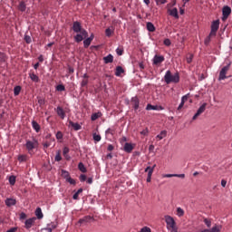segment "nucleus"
Returning a JSON list of instances; mask_svg holds the SVG:
<instances>
[{
    "label": "nucleus",
    "instance_id": "nucleus-28",
    "mask_svg": "<svg viewBox=\"0 0 232 232\" xmlns=\"http://www.w3.org/2000/svg\"><path fill=\"white\" fill-rule=\"evenodd\" d=\"M147 30L148 32H155V25L151 22L147 23Z\"/></svg>",
    "mask_w": 232,
    "mask_h": 232
},
{
    "label": "nucleus",
    "instance_id": "nucleus-23",
    "mask_svg": "<svg viewBox=\"0 0 232 232\" xmlns=\"http://www.w3.org/2000/svg\"><path fill=\"white\" fill-rule=\"evenodd\" d=\"M103 61L105 64H110V63H113V55L109 54L105 57H103Z\"/></svg>",
    "mask_w": 232,
    "mask_h": 232
},
{
    "label": "nucleus",
    "instance_id": "nucleus-14",
    "mask_svg": "<svg viewBox=\"0 0 232 232\" xmlns=\"http://www.w3.org/2000/svg\"><path fill=\"white\" fill-rule=\"evenodd\" d=\"M164 61H165L164 56L156 54L153 58V64L158 65V64L164 63Z\"/></svg>",
    "mask_w": 232,
    "mask_h": 232
},
{
    "label": "nucleus",
    "instance_id": "nucleus-17",
    "mask_svg": "<svg viewBox=\"0 0 232 232\" xmlns=\"http://www.w3.org/2000/svg\"><path fill=\"white\" fill-rule=\"evenodd\" d=\"M134 148H135V147L133 146V144L126 142V143L124 144L123 150H124L126 153H131V151H133V149H134Z\"/></svg>",
    "mask_w": 232,
    "mask_h": 232
},
{
    "label": "nucleus",
    "instance_id": "nucleus-35",
    "mask_svg": "<svg viewBox=\"0 0 232 232\" xmlns=\"http://www.w3.org/2000/svg\"><path fill=\"white\" fill-rule=\"evenodd\" d=\"M21 93V86H15L14 88V94L15 97H17V95H19Z\"/></svg>",
    "mask_w": 232,
    "mask_h": 232
},
{
    "label": "nucleus",
    "instance_id": "nucleus-10",
    "mask_svg": "<svg viewBox=\"0 0 232 232\" xmlns=\"http://www.w3.org/2000/svg\"><path fill=\"white\" fill-rule=\"evenodd\" d=\"M130 104H131L132 108H134V111H137V110H139L140 102L139 101V98L137 96H135V97L131 98Z\"/></svg>",
    "mask_w": 232,
    "mask_h": 232
},
{
    "label": "nucleus",
    "instance_id": "nucleus-61",
    "mask_svg": "<svg viewBox=\"0 0 232 232\" xmlns=\"http://www.w3.org/2000/svg\"><path fill=\"white\" fill-rule=\"evenodd\" d=\"M73 200H79V193L75 192L72 196Z\"/></svg>",
    "mask_w": 232,
    "mask_h": 232
},
{
    "label": "nucleus",
    "instance_id": "nucleus-21",
    "mask_svg": "<svg viewBox=\"0 0 232 232\" xmlns=\"http://www.w3.org/2000/svg\"><path fill=\"white\" fill-rule=\"evenodd\" d=\"M32 127H33V130L36 131V133H39V131H41V125H39V123H37V121H33Z\"/></svg>",
    "mask_w": 232,
    "mask_h": 232
},
{
    "label": "nucleus",
    "instance_id": "nucleus-63",
    "mask_svg": "<svg viewBox=\"0 0 232 232\" xmlns=\"http://www.w3.org/2000/svg\"><path fill=\"white\" fill-rule=\"evenodd\" d=\"M17 231V227H12L9 230H7L6 232H16Z\"/></svg>",
    "mask_w": 232,
    "mask_h": 232
},
{
    "label": "nucleus",
    "instance_id": "nucleus-33",
    "mask_svg": "<svg viewBox=\"0 0 232 232\" xmlns=\"http://www.w3.org/2000/svg\"><path fill=\"white\" fill-rule=\"evenodd\" d=\"M216 35H211V33H209L208 36L206 37L205 39V44L206 46L209 45V43H211V37H215Z\"/></svg>",
    "mask_w": 232,
    "mask_h": 232
},
{
    "label": "nucleus",
    "instance_id": "nucleus-62",
    "mask_svg": "<svg viewBox=\"0 0 232 232\" xmlns=\"http://www.w3.org/2000/svg\"><path fill=\"white\" fill-rule=\"evenodd\" d=\"M107 150H108V151H113V150H114L113 145H111V144L108 145Z\"/></svg>",
    "mask_w": 232,
    "mask_h": 232
},
{
    "label": "nucleus",
    "instance_id": "nucleus-18",
    "mask_svg": "<svg viewBox=\"0 0 232 232\" xmlns=\"http://www.w3.org/2000/svg\"><path fill=\"white\" fill-rule=\"evenodd\" d=\"M145 173H148L147 182H151V176L153 175V169H151V167H147L145 169Z\"/></svg>",
    "mask_w": 232,
    "mask_h": 232
},
{
    "label": "nucleus",
    "instance_id": "nucleus-36",
    "mask_svg": "<svg viewBox=\"0 0 232 232\" xmlns=\"http://www.w3.org/2000/svg\"><path fill=\"white\" fill-rule=\"evenodd\" d=\"M56 162H61V160H63V157L61 156V150H58L56 152V156L54 158Z\"/></svg>",
    "mask_w": 232,
    "mask_h": 232
},
{
    "label": "nucleus",
    "instance_id": "nucleus-20",
    "mask_svg": "<svg viewBox=\"0 0 232 232\" xmlns=\"http://www.w3.org/2000/svg\"><path fill=\"white\" fill-rule=\"evenodd\" d=\"M92 41H93V34L91 35V37L86 38L83 41V46L84 48H88L92 44Z\"/></svg>",
    "mask_w": 232,
    "mask_h": 232
},
{
    "label": "nucleus",
    "instance_id": "nucleus-38",
    "mask_svg": "<svg viewBox=\"0 0 232 232\" xmlns=\"http://www.w3.org/2000/svg\"><path fill=\"white\" fill-rule=\"evenodd\" d=\"M146 110L148 111H150V110H159V107L155 106V105L148 104L147 107H146Z\"/></svg>",
    "mask_w": 232,
    "mask_h": 232
},
{
    "label": "nucleus",
    "instance_id": "nucleus-22",
    "mask_svg": "<svg viewBox=\"0 0 232 232\" xmlns=\"http://www.w3.org/2000/svg\"><path fill=\"white\" fill-rule=\"evenodd\" d=\"M115 32V28L113 26L108 27L105 30V35L106 37H111V34Z\"/></svg>",
    "mask_w": 232,
    "mask_h": 232
},
{
    "label": "nucleus",
    "instance_id": "nucleus-2",
    "mask_svg": "<svg viewBox=\"0 0 232 232\" xmlns=\"http://www.w3.org/2000/svg\"><path fill=\"white\" fill-rule=\"evenodd\" d=\"M165 222L167 224V228L169 229L171 232H178L177 223L175 219L170 216L165 217Z\"/></svg>",
    "mask_w": 232,
    "mask_h": 232
},
{
    "label": "nucleus",
    "instance_id": "nucleus-6",
    "mask_svg": "<svg viewBox=\"0 0 232 232\" xmlns=\"http://www.w3.org/2000/svg\"><path fill=\"white\" fill-rule=\"evenodd\" d=\"M229 15H231V7L225 5L222 9V21H227Z\"/></svg>",
    "mask_w": 232,
    "mask_h": 232
},
{
    "label": "nucleus",
    "instance_id": "nucleus-52",
    "mask_svg": "<svg viewBox=\"0 0 232 232\" xmlns=\"http://www.w3.org/2000/svg\"><path fill=\"white\" fill-rule=\"evenodd\" d=\"M56 139H57L58 140H61V139H63V132H62V131H58V132L56 133Z\"/></svg>",
    "mask_w": 232,
    "mask_h": 232
},
{
    "label": "nucleus",
    "instance_id": "nucleus-40",
    "mask_svg": "<svg viewBox=\"0 0 232 232\" xmlns=\"http://www.w3.org/2000/svg\"><path fill=\"white\" fill-rule=\"evenodd\" d=\"M65 90H66V87H64V85H63V84H59L56 86L57 92H64Z\"/></svg>",
    "mask_w": 232,
    "mask_h": 232
},
{
    "label": "nucleus",
    "instance_id": "nucleus-51",
    "mask_svg": "<svg viewBox=\"0 0 232 232\" xmlns=\"http://www.w3.org/2000/svg\"><path fill=\"white\" fill-rule=\"evenodd\" d=\"M156 4L159 5H166V3H168L167 0H155Z\"/></svg>",
    "mask_w": 232,
    "mask_h": 232
},
{
    "label": "nucleus",
    "instance_id": "nucleus-16",
    "mask_svg": "<svg viewBox=\"0 0 232 232\" xmlns=\"http://www.w3.org/2000/svg\"><path fill=\"white\" fill-rule=\"evenodd\" d=\"M92 220H93V217H92V216H85V217L80 218L78 223L79 224H88V222H92Z\"/></svg>",
    "mask_w": 232,
    "mask_h": 232
},
{
    "label": "nucleus",
    "instance_id": "nucleus-19",
    "mask_svg": "<svg viewBox=\"0 0 232 232\" xmlns=\"http://www.w3.org/2000/svg\"><path fill=\"white\" fill-rule=\"evenodd\" d=\"M169 15L172 17H175V19H179V9L177 7H174L172 9H169Z\"/></svg>",
    "mask_w": 232,
    "mask_h": 232
},
{
    "label": "nucleus",
    "instance_id": "nucleus-45",
    "mask_svg": "<svg viewBox=\"0 0 232 232\" xmlns=\"http://www.w3.org/2000/svg\"><path fill=\"white\" fill-rule=\"evenodd\" d=\"M106 135H113V133H115V130L109 128L106 131H105Z\"/></svg>",
    "mask_w": 232,
    "mask_h": 232
},
{
    "label": "nucleus",
    "instance_id": "nucleus-30",
    "mask_svg": "<svg viewBox=\"0 0 232 232\" xmlns=\"http://www.w3.org/2000/svg\"><path fill=\"white\" fill-rule=\"evenodd\" d=\"M121 73H124V69H122L121 66L116 67V72H115L116 77H121Z\"/></svg>",
    "mask_w": 232,
    "mask_h": 232
},
{
    "label": "nucleus",
    "instance_id": "nucleus-9",
    "mask_svg": "<svg viewBox=\"0 0 232 232\" xmlns=\"http://www.w3.org/2000/svg\"><path fill=\"white\" fill-rule=\"evenodd\" d=\"M35 220H37V218H31L26 219L24 222L25 229H31L33 226H35Z\"/></svg>",
    "mask_w": 232,
    "mask_h": 232
},
{
    "label": "nucleus",
    "instance_id": "nucleus-31",
    "mask_svg": "<svg viewBox=\"0 0 232 232\" xmlns=\"http://www.w3.org/2000/svg\"><path fill=\"white\" fill-rule=\"evenodd\" d=\"M92 139H93V140H94L95 142H101V140H102V138L101 137V134H97L96 132H94V133L92 134Z\"/></svg>",
    "mask_w": 232,
    "mask_h": 232
},
{
    "label": "nucleus",
    "instance_id": "nucleus-56",
    "mask_svg": "<svg viewBox=\"0 0 232 232\" xmlns=\"http://www.w3.org/2000/svg\"><path fill=\"white\" fill-rule=\"evenodd\" d=\"M26 218V214L24 212H22L20 214V220H24Z\"/></svg>",
    "mask_w": 232,
    "mask_h": 232
},
{
    "label": "nucleus",
    "instance_id": "nucleus-4",
    "mask_svg": "<svg viewBox=\"0 0 232 232\" xmlns=\"http://www.w3.org/2000/svg\"><path fill=\"white\" fill-rule=\"evenodd\" d=\"M38 144L39 143L35 140L34 141H32V140L26 141L25 148L30 155H32V153H34V150H35V148H37Z\"/></svg>",
    "mask_w": 232,
    "mask_h": 232
},
{
    "label": "nucleus",
    "instance_id": "nucleus-59",
    "mask_svg": "<svg viewBox=\"0 0 232 232\" xmlns=\"http://www.w3.org/2000/svg\"><path fill=\"white\" fill-rule=\"evenodd\" d=\"M175 177H178V179H186L185 174H175Z\"/></svg>",
    "mask_w": 232,
    "mask_h": 232
},
{
    "label": "nucleus",
    "instance_id": "nucleus-37",
    "mask_svg": "<svg viewBox=\"0 0 232 232\" xmlns=\"http://www.w3.org/2000/svg\"><path fill=\"white\" fill-rule=\"evenodd\" d=\"M16 178L15 176H10L9 177V184L11 186H15Z\"/></svg>",
    "mask_w": 232,
    "mask_h": 232
},
{
    "label": "nucleus",
    "instance_id": "nucleus-58",
    "mask_svg": "<svg viewBox=\"0 0 232 232\" xmlns=\"http://www.w3.org/2000/svg\"><path fill=\"white\" fill-rule=\"evenodd\" d=\"M184 102H181L178 107V111H180V110H182V108H184Z\"/></svg>",
    "mask_w": 232,
    "mask_h": 232
},
{
    "label": "nucleus",
    "instance_id": "nucleus-13",
    "mask_svg": "<svg viewBox=\"0 0 232 232\" xmlns=\"http://www.w3.org/2000/svg\"><path fill=\"white\" fill-rule=\"evenodd\" d=\"M5 204L7 208H12V206H15V204H17V200L14 198H7L5 200Z\"/></svg>",
    "mask_w": 232,
    "mask_h": 232
},
{
    "label": "nucleus",
    "instance_id": "nucleus-47",
    "mask_svg": "<svg viewBox=\"0 0 232 232\" xmlns=\"http://www.w3.org/2000/svg\"><path fill=\"white\" fill-rule=\"evenodd\" d=\"M188 99H189V93H188V94L182 96L181 102H184V103H186Z\"/></svg>",
    "mask_w": 232,
    "mask_h": 232
},
{
    "label": "nucleus",
    "instance_id": "nucleus-5",
    "mask_svg": "<svg viewBox=\"0 0 232 232\" xmlns=\"http://www.w3.org/2000/svg\"><path fill=\"white\" fill-rule=\"evenodd\" d=\"M220 27V21L215 20L211 24L210 35H217V32H218V28Z\"/></svg>",
    "mask_w": 232,
    "mask_h": 232
},
{
    "label": "nucleus",
    "instance_id": "nucleus-12",
    "mask_svg": "<svg viewBox=\"0 0 232 232\" xmlns=\"http://www.w3.org/2000/svg\"><path fill=\"white\" fill-rule=\"evenodd\" d=\"M222 230V226L215 225L211 229L205 228L199 232H220Z\"/></svg>",
    "mask_w": 232,
    "mask_h": 232
},
{
    "label": "nucleus",
    "instance_id": "nucleus-32",
    "mask_svg": "<svg viewBox=\"0 0 232 232\" xmlns=\"http://www.w3.org/2000/svg\"><path fill=\"white\" fill-rule=\"evenodd\" d=\"M18 10H20V12H25L26 4H24V2H20L19 5H18Z\"/></svg>",
    "mask_w": 232,
    "mask_h": 232
},
{
    "label": "nucleus",
    "instance_id": "nucleus-43",
    "mask_svg": "<svg viewBox=\"0 0 232 232\" xmlns=\"http://www.w3.org/2000/svg\"><path fill=\"white\" fill-rule=\"evenodd\" d=\"M192 62H193V54H188L187 56V63H188V64H191Z\"/></svg>",
    "mask_w": 232,
    "mask_h": 232
},
{
    "label": "nucleus",
    "instance_id": "nucleus-26",
    "mask_svg": "<svg viewBox=\"0 0 232 232\" xmlns=\"http://www.w3.org/2000/svg\"><path fill=\"white\" fill-rule=\"evenodd\" d=\"M35 215L39 220H41V218H43L44 215H43V210L41 209V208H36Z\"/></svg>",
    "mask_w": 232,
    "mask_h": 232
},
{
    "label": "nucleus",
    "instance_id": "nucleus-24",
    "mask_svg": "<svg viewBox=\"0 0 232 232\" xmlns=\"http://www.w3.org/2000/svg\"><path fill=\"white\" fill-rule=\"evenodd\" d=\"M70 126H72V128H73V130H75V131H79V130H81V125L79 123H75L72 121H69Z\"/></svg>",
    "mask_w": 232,
    "mask_h": 232
},
{
    "label": "nucleus",
    "instance_id": "nucleus-39",
    "mask_svg": "<svg viewBox=\"0 0 232 232\" xmlns=\"http://www.w3.org/2000/svg\"><path fill=\"white\" fill-rule=\"evenodd\" d=\"M177 215H178V217H184V209H182L181 208H178Z\"/></svg>",
    "mask_w": 232,
    "mask_h": 232
},
{
    "label": "nucleus",
    "instance_id": "nucleus-53",
    "mask_svg": "<svg viewBox=\"0 0 232 232\" xmlns=\"http://www.w3.org/2000/svg\"><path fill=\"white\" fill-rule=\"evenodd\" d=\"M175 177V174H164L163 179H171Z\"/></svg>",
    "mask_w": 232,
    "mask_h": 232
},
{
    "label": "nucleus",
    "instance_id": "nucleus-29",
    "mask_svg": "<svg viewBox=\"0 0 232 232\" xmlns=\"http://www.w3.org/2000/svg\"><path fill=\"white\" fill-rule=\"evenodd\" d=\"M29 77L31 81H33L34 82H39V76H37L35 73L34 72L30 73Z\"/></svg>",
    "mask_w": 232,
    "mask_h": 232
},
{
    "label": "nucleus",
    "instance_id": "nucleus-55",
    "mask_svg": "<svg viewBox=\"0 0 232 232\" xmlns=\"http://www.w3.org/2000/svg\"><path fill=\"white\" fill-rule=\"evenodd\" d=\"M88 85V79H83L82 81V86L84 87V86H87Z\"/></svg>",
    "mask_w": 232,
    "mask_h": 232
},
{
    "label": "nucleus",
    "instance_id": "nucleus-41",
    "mask_svg": "<svg viewBox=\"0 0 232 232\" xmlns=\"http://www.w3.org/2000/svg\"><path fill=\"white\" fill-rule=\"evenodd\" d=\"M26 155H19L18 156V160L19 162H26Z\"/></svg>",
    "mask_w": 232,
    "mask_h": 232
},
{
    "label": "nucleus",
    "instance_id": "nucleus-25",
    "mask_svg": "<svg viewBox=\"0 0 232 232\" xmlns=\"http://www.w3.org/2000/svg\"><path fill=\"white\" fill-rule=\"evenodd\" d=\"M102 117V112H95L91 116V121H97V119H101Z\"/></svg>",
    "mask_w": 232,
    "mask_h": 232
},
{
    "label": "nucleus",
    "instance_id": "nucleus-42",
    "mask_svg": "<svg viewBox=\"0 0 232 232\" xmlns=\"http://www.w3.org/2000/svg\"><path fill=\"white\" fill-rule=\"evenodd\" d=\"M203 222H204V224L207 225V227H211V221H210V219L205 218L203 219Z\"/></svg>",
    "mask_w": 232,
    "mask_h": 232
},
{
    "label": "nucleus",
    "instance_id": "nucleus-7",
    "mask_svg": "<svg viewBox=\"0 0 232 232\" xmlns=\"http://www.w3.org/2000/svg\"><path fill=\"white\" fill-rule=\"evenodd\" d=\"M206 106H208V103H203L198 110L197 111L196 115L192 117V121H197V118L200 117L204 111H206Z\"/></svg>",
    "mask_w": 232,
    "mask_h": 232
},
{
    "label": "nucleus",
    "instance_id": "nucleus-49",
    "mask_svg": "<svg viewBox=\"0 0 232 232\" xmlns=\"http://www.w3.org/2000/svg\"><path fill=\"white\" fill-rule=\"evenodd\" d=\"M163 44H165V46H171V40L169 39H165Z\"/></svg>",
    "mask_w": 232,
    "mask_h": 232
},
{
    "label": "nucleus",
    "instance_id": "nucleus-1",
    "mask_svg": "<svg viewBox=\"0 0 232 232\" xmlns=\"http://www.w3.org/2000/svg\"><path fill=\"white\" fill-rule=\"evenodd\" d=\"M164 81L166 84H171V82L177 84V82H179L180 81V76L179 75V72L172 74L171 71H167L164 76Z\"/></svg>",
    "mask_w": 232,
    "mask_h": 232
},
{
    "label": "nucleus",
    "instance_id": "nucleus-27",
    "mask_svg": "<svg viewBox=\"0 0 232 232\" xmlns=\"http://www.w3.org/2000/svg\"><path fill=\"white\" fill-rule=\"evenodd\" d=\"M168 135V131L162 130L160 134L156 136V139H159V140H162L164 137Z\"/></svg>",
    "mask_w": 232,
    "mask_h": 232
},
{
    "label": "nucleus",
    "instance_id": "nucleus-48",
    "mask_svg": "<svg viewBox=\"0 0 232 232\" xmlns=\"http://www.w3.org/2000/svg\"><path fill=\"white\" fill-rule=\"evenodd\" d=\"M67 182H69V184H72V186H75L76 184L75 179H72L71 177L67 178Z\"/></svg>",
    "mask_w": 232,
    "mask_h": 232
},
{
    "label": "nucleus",
    "instance_id": "nucleus-57",
    "mask_svg": "<svg viewBox=\"0 0 232 232\" xmlns=\"http://www.w3.org/2000/svg\"><path fill=\"white\" fill-rule=\"evenodd\" d=\"M80 180H81V182H84V181L86 180V175L82 174V175L80 176Z\"/></svg>",
    "mask_w": 232,
    "mask_h": 232
},
{
    "label": "nucleus",
    "instance_id": "nucleus-60",
    "mask_svg": "<svg viewBox=\"0 0 232 232\" xmlns=\"http://www.w3.org/2000/svg\"><path fill=\"white\" fill-rule=\"evenodd\" d=\"M227 184V181L226 179H222V180H221V186H222V188H226Z\"/></svg>",
    "mask_w": 232,
    "mask_h": 232
},
{
    "label": "nucleus",
    "instance_id": "nucleus-34",
    "mask_svg": "<svg viewBox=\"0 0 232 232\" xmlns=\"http://www.w3.org/2000/svg\"><path fill=\"white\" fill-rule=\"evenodd\" d=\"M78 169H80V171H82V173H86L87 171L86 167H84V164L82 162H80L78 164Z\"/></svg>",
    "mask_w": 232,
    "mask_h": 232
},
{
    "label": "nucleus",
    "instance_id": "nucleus-15",
    "mask_svg": "<svg viewBox=\"0 0 232 232\" xmlns=\"http://www.w3.org/2000/svg\"><path fill=\"white\" fill-rule=\"evenodd\" d=\"M86 37H88V35H84V34H82V33H77V34L74 36V41H75V43H81V42L84 41V39H86Z\"/></svg>",
    "mask_w": 232,
    "mask_h": 232
},
{
    "label": "nucleus",
    "instance_id": "nucleus-64",
    "mask_svg": "<svg viewBox=\"0 0 232 232\" xmlns=\"http://www.w3.org/2000/svg\"><path fill=\"white\" fill-rule=\"evenodd\" d=\"M44 148H50V142L46 141L44 143Z\"/></svg>",
    "mask_w": 232,
    "mask_h": 232
},
{
    "label": "nucleus",
    "instance_id": "nucleus-46",
    "mask_svg": "<svg viewBox=\"0 0 232 232\" xmlns=\"http://www.w3.org/2000/svg\"><path fill=\"white\" fill-rule=\"evenodd\" d=\"M150 133V130L148 128L144 129L143 130L140 131V135H143L144 137H147V135Z\"/></svg>",
    "mask_w": 232,
    "mask_h": 232
},
{
    "label": "nucleus",
    "instance_id": "nucleus-50",
    "mask_svg": "<svg viewBox=\"0 0 232 232\" xmlns=\"http://www.w3.org/2000/svg\"><path fill=\"white\" fill-rule=\"evenodd\" d=\"M116 53H117V55H122V53H124V50L121 48H117Z\"/></svg>",
    "mask_w": 232,
    "mask_h": 232
},
{
    "label": "nucleus",
    "instance_id": "nucleus-3",
    "mask_svg": "<svg viewBox=\"0 0 232 232\" xmlns=\"http://www.w3.org/2000/svg\"><path fill=\"white\" fill-rule=\"evenodd\" d=\"M72 30L75 34H82V35H88V31L83 29L79 22H73Z\"/></svg>",
    "mask_w": 232,
    "mask_h": 232
},
{
    "label": "nucleus",
    "instance_id": "nucleus-8",
    "mask_svg": "<svg viewBox=\"0 0 232 232\" xmlns=\"http://www.w3.org/2000/svg\"><path fill=\"white\" fill-rule=\"evenodd\" d=\"M227 72H229V64L227 66H224L220 72H219V81H224L225 79H227V76H226V74L227 73Z\"/></svg>",
    "mask_w": 232,
    "mask_h": 232
},
{
    "label": "nucleus",
    "instance_id": "nucleus-54",
    "mask_svg": "<svg viewBox=\"0 0 232 232\" xmlns=\"http://www.w3.org/2000/svg\"><path fill=\"white\" fill-rule=\"evenodd\" d=\"M68 153H70V148L64 147L63 148V155H68Z\"/></svg>",
    "mask_w": 232,
    "mask_h": 232
},
{
    "label": "nucleus",
    "instance_id": "nucleus-11",
    "mask_svg": "<svg viewBox=\"0 0 232 232\" xmlns=\"http://www.w3.org/2000/svg\"><path fill=\"white\" fill-rule=\"evenodd\" d=\"M54 111H56L58 117H60V119H62L63 121L66 118V112L64 111V109H63V107L58 106L56 109H54Z\"/></svg>",
    "mask_w": 232,
    "mask_h": 232
},
{
    "label": "nucleus",
    "instance_id": "nucleus-44",
    "mask_svg": "<svg viewBox=\"0 0 232 232\" xmlns=\"http://www.w3.org/2000/svg\"><path fill=\"white\" fill-rule=\"evenodd\" d=\"M24 41L27 44H30V43H32V37H30V35H24Z\"/></svg>",
    "mask_w": 232,
    "mask_h": 232
}]
</instances>
